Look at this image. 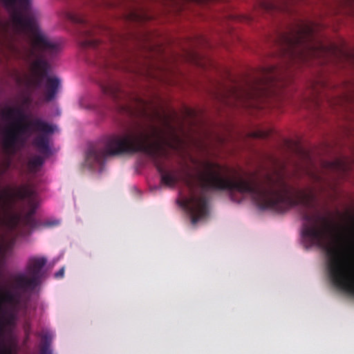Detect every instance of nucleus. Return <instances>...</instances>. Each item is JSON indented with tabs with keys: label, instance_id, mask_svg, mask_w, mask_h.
I'll return each mask as SVG.
<instances>
[{
	"label": "nucleus",
	"instance_id": "1",
	"mask_svg": "<svg viewBox=\"0 0 354 354\" xmlns=\"http://www.w3.org/2000/svg\"><path fill=\"white\" fill-rule=\"evenodd\" d=\"M198 185L202 192L198 195V221L208 212L207 191L237 192L250 194L261 209L284 212L301 205L300 214L304 221L301 234L308 247L316 246L325 251L326 270L333 285L354 295V267L351 248L333 245L330 242L335 225L331 219L315 209V196L313 191L298 190L293 195V188L282 174L266 175L263 183L243 178L232 180L223 173L218 163L206 162L204 169L198 174Z\"/></svg>",
	"mask_w": 354,
	"mask_h": 354
},
{
	"label": "nucleus",
	"instance_id": "2",
	"mask_svg": "<svg viewBox=\"0 0 354 354\" xmlns=\"http://www.w3.org/2000/svg\"><path fill=\"white\" fill-rule=\"evenodd\" d=\"M277 43L282 55L291 64H308L311 59H321L335 50V47L317 41L314 27L304 22L290 32L279 34Z\"/></svg>",
	"mask_w": 354,
	"mask_h": 354
},
{
	"label": "nucleus",
	"instance_id": "3",
	"mask_svg": "<svg viewBox=\"0 0 354 354\" xmlns=\"http://www.w3.org/2000/svg\"><path fill=\"white\" fill-rule=\"evenodd\" d=\"M1 114L9 120L17 118V120L11 123L3 132V147L7 152L15 153L24 146L27 138L35 131H40L42 134L34 139L33 145L42 153L47 154L50 152L49 140L46 134L53 132L52 125L39 118L21 123L26 118V115L19 107H7L3 110Z\"/></svg>",
	"mask_w": 354,
	"mask_h": 354
},
{
	"label": "nucleus",
	"instance_id": "4",
	"mask_svg": "<svg viewBox=\"0 0 354 354\" xmlns=\"http://www.w3.org/2000/svg\"><path fill=\"white\" fill-rule=\"evenodd\" d=\"M277 73V68L275 66L262 68L261 77L248 83L245 88H232L231 95L237 103L245 106H253L255 102L264 100L270 95V89L278 79Z\"/></svg>",
	"mask_w": 354,
	"mask_h": 354
},
{
	"label": "nucleus",
	"instance_id": "5",
	"mask_svg": "<svg viewBox=\"0 0 354 354\" xmlns=\"http://www.w3.org/2000/svg\"><path fill=\"white\" fill-rule=\"evenodd\" d=\"M46 263L45 258H32L29 260L26 274H19L13 279L15 289L23 292L32 291L39 284L43 276L42 269Z\"/></svg>",
	"mask_w": 354,
	"mask_h": 354
},
{
	"label": "nucleus",
	"instance_id": "6",
	"mask_svg": "<svg viewBox=\"0 0 354 354\" xmlns=\"http://www.w3.org/2000/svg\"><path fill=\"white\" fill-rule=\"evenodd\" d=\"M66 17L75 24L83 26L80 30V44L84 48H96L100 45V41L95 38V27L83 16L74 13H67Z\"/></svg>",
	"mask_w": 354,
	"mask_h": 354
},
{
	"label": "nucleus",
	"instance_id": "7",
	"mask_svg": "<svg viewBox=\"0 0 354 354\" xmlns=\"http://www.w3.org/2000/svg\"><path fill=\"white\" fill-rule=\"evenodd\" d=\"M10 228L15 231L19 230L20 227H26L30 230H34L43 226L45 227H51L59 225L58 220L46 221L39 224L34 218V212L30 211L24 216L18 214H12L8 221Z\"/></svg>",
	"mask_w": 354,
	"mask_h": 354
},
{
	"label": "nucleus",
	"instance_id": "8",
	"mask_svg": "<svg viewBox=\"0 0 354 354\" xmlns=\"http://www.w3.org/2000/svg\"><path fill=\"white\" fill-rule=\"evenodd\" d=\"M102 92L111 97L115 102H119L126 95L122 90L120 85L115 81L111 80L101 86Z\"/></svg>",
	"mask_w": 354,
	"mask_h": 354
},
{
	"label": "nucleus",
	"instance_id": "9",
	"mask_svg": "<svg viewBox=\"0 0 354 354\" xmlns=\"http://www.w3.org/2000/svg\"><path fill=\"white\" fill-rule=\"evenodd\" d=\"M14 196L21 200H31L34 198L35 192L32 188L24 185L17 188L14 193Z\"/></svg>",
	"mask_w": 354,
	"mask_h": 354
},
{
	"label": "nucleus",
	"instance_id": "10",
	"mask_svg": "<svg viewBox=\"0 0 354 354\" xmlns=\"http://www.w3.org/2000/svg\"><path fill=\"white\" fill-rule=\"evenodd\" d=\"M20 299V294L17 292L7 291L3 295V301L15 305L19 304Z\"/></svg>",
	"mask_w": 354,
	"mask_h": 354
},
{
	"label": "nucleus",
	"instance_id": "11",
	"mask_svg": "<svg viewBox=\"0 0 354 354\" xmlns=\"http://www.w3.org/2000/svg\"><path fill=\"white\" fill-rule=\"evenodd\" d=\"M43 163V158L39 156H36L29 160L28 167L31 171H33L35 170L37 167H41Z\"/></svg>",
	"mask_w": 354,
	"mask_h": 354
},
{
	"label": "nucleus",
	"instance_id": "12",
	"mask_svg": "<svg viewBox=\"0 0 354 354\" xmlns=\"http://www.w3.org/2000/svg\"><path fill=\"white\" fill-rule=\"evenodd\" d=\"M43 344L40 348L39 354H52V351L49 347V342L48 340L47 335H45L42 337Z\"/></svg>",
	"mask_w": 354,
	"mask_h": 354
},
{
	"label": "nucleus",
	"instance_id": "13",
	"mask_svg": "<svg viewBox=\"0 0 354 354\" xmlns=\"http://www.w3.org/2000/svg\"><path fill=\"white\" fill-rule=\"evenodd\" d=\"M324 167H326V168H331V169H340V168H344V165L341 160H337L333 162H324Z\"/></svg>",
	"mask_w": 354,
	"mask_h": 354
},
{
	"label": "nucleus",
	"instance_id": "14",
	"mask_svg": "<svg viewBox=\"0 0 354 354\" xmlns=\"http://www.w3.org/2000/svg\"><path fill=\"white\" fill-rule=\"evenodd\" d=\"M138 103L142 106V109L140 111H139V113L138 114L140 115L141 116H143V117H145V118H149L150 115H149V113H148V104L147 103L142 100H140V99H138Z\"/></svg>",
	"mask_w": 354,
	"mask_h": 354
},
{
	"label": "nucleus",
	"instance_id": "15",
	"mask_svg": "<svg viewBox=\"0 0 354 354\" xmlns=\"http://www.w3.org/2000/svg\"><path fill=\"white\" fill-rule=\"evenodd\" d=\"M165 125L167 126V127L169 129V130L171 132V137H172L173 140L176 142H177V144H179L180 142V139L178 137V136L176 134L174 127L167 120H165Z\"/></svg>",
	"mask_w": 354,
	"mask_h": 354
},
{
	"label": "nucleus",
	"instance_id": "16",
	"mask_svg": "<svg viewBox=\"0 0 354 354\" xmlns=\"http://www.w3.org/2000/svg\"><path fill=\"white\" fill-rule=\"evenodd\" d=\"M270 136L269 131L259 130L252 133V136L257 138H266Z\"/></svg>",
	"mask_w": 354,
	"mask_h": 354
},
{
	"label": "nucleus",
	"instance_id": "17",
	"mask_svg": "<svg viewBox=\"0 0 354 354\" xmlns=\"http://www.w3.org/2000/svg\"><path fill=\"white\" fill-rule=\"evenodd\" d=\"M309 100L313 106L316 107L319 106V97L317 93H313V96L309 97Z\"/></svg>",
	"mask_w": 354,
	"mask_h": 354
},
{
	"label": "nucleus",
	"instance_id": "18",
	"mask_svg": "<svg viewBox=\"0 0 354 354\" xmlns=\"http://www.w3.org/2000/svg\"><path fill=\"white\" fill-rule=\"evenodd\" d=\"M120 109L122 111H126L130 114H134V111L132 109L127 105H120Z\"/></svg>",
	"mask_w": 354,
	"mask_h": 354
},
{
	"label": "nucleus",
	"instance_id": "19",
	"mask_svg": "<svg viewBox=\"0 0 354 354\" xmlns=\"http://www.w3.org/2000/svg\"><path fill=\"white\" fill-rule=\"evenodd\" d=\"M64 274V268H61L58 272L55 274L56 278H61Z\"/></svg>",
	"mask_w": 354,
	"mask_h": 354
},
{
	"label": "nucleus",
	"instance_id": "20",
	"mask_svg": "<svg viewBox=\"0 0 354 354\" xmlns=\"http://www.w3.org/2000/svg\"><path fill=\"white\" fill-rule=\"evenodd\" d=\"M263 6L267 10H272L274 8V5H273L272 3H263Z\"/></svg>",
	"mask_w": 354,
	"mask_h": 354
},
{
	"label": "nucleus",
	"instance_id": "21",
	"mask_svg": "<svg viewBox=\"0 0 354 354\" xmlns=\"http://www.w3.org/2000/svg\"><path fill=\"white\" fill-rule=\"evenodd\" d=\"M0 354H11V352L8 349L3 348L0 351Z\"/></svg>",
	"mask_w": 354,
	"mask_h": 354
},
{
	"label": "nucleus",
	"instance_id": "22",
	"mask_svg": "<svg viewBox=\"0 0 354 354\" xmlns=\"http://www.w3.org/2000/svg\"><path fill=\"white\" fill-rule=\"evenodd\" d=\"M351 221L352 222V227H351V232L354 235V217H351Z\"/></svg>",
	"mask_w": 354,
	"mask_h": 354
},
{
	"label": "nucleus",
	"instance_id": "23",
	"mask_svg": "<svg viewBox=\"0 0 354 354\" xmlns=\"http://www.w3.org/2000/svg\"><path fill=\"white\" fill-rule=\"evenodd\" d=\"M316 180H319L320 177L316 174L314 175L313 177Z\"/></svg>",
	"mask_w": 354,
	"mask_h": 354
},
{
	"label": "nucleus",
	"instance_id": "24",
	"mask_svg": "<svg viewBox=\"0 0 354 354\" xmlns=\"http://www.w3.org/2000/svg\"><path fill=\"white\" fill-rule=\"evenodd\" d=\"M153 114L155 115L156 117H159V113L157 112V111H154Z\"/></svg>",
	"mask_w": 354,
	"mask_h": 354
},
{
	"label": "nucleus",
	"instance_id": "25",
	"mask_svg": "<svg viewBox=\"0 0 354 354\" xmlns=\"http://www.w3.org/2000/svg\"><path fill=\"white\" fill-rule=\"evenodd\" d=\"M108 64H108V63H106H106H104V64H103V67H106V66H107Z\"/></svg>",
	"mask_w": 354,
	"mask_h": 354
}]
</instances>
